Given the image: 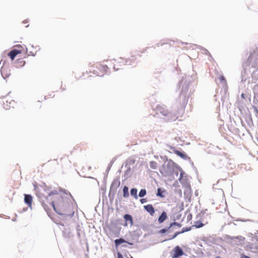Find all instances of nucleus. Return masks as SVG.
<instances>
[{"instance_id": "4c0bfd02", "label": "nucleus", "mask_w": 258, "mask_h": 258, "mask_svg": "<svg viewBox=\"0 0 258 258\" xmlns=\"http://www.w3.org/2000/svg\"><path fill=\"white\" fill-rule=\"evenodd\" d=\"M115 191H111V190H109V194H108V198L109 199V201H110V203L111 204L113 201V200H114V197L115 196Z\"/></svg>"}, {"instance_id": "37998d69", "label": "nucleus", "mask_w": 258, "mask_h": 258, "mask_svg": "<svg viewBox=\"0 0 258 258\" xmlns=\"http://www.w3.org/2000/svg\"><path fill=\"white\" fill-rule=\"evenodd\" d=\"M181 232L180 231H176L171 236L170 238L167 239H166L164 241H168V240H172V239H173L174 238H175L179 234H181Z\"/></svg>"}, {"instance_id": "72a5a7b5", "label": "nucleus", "mask_w": 258, "mask_h": 258, "mask_svg": "<svg viewBox=\"0 0 258 258\" xmlns=\"http://www.w3.org/2000/svg\"><path fill=\"white\" fill-rule=\"evenodd\" d=\"M193 226L196 228H200L203 227L204 226V224L202 223L201 220L199 219L194 222V225Z\"/></svg>"}, {"instance_id": "052dcab7", "label": "nucleus", "mask_w": 258, "mask_h": 258, "mask_svg": "<svg viewBox=\"0 0 258 258\" xmlns=\"http://www.w3.org/2000/svg\"><path fill=\"white\" fill-rule=\"evenodd\" d=\"M175 192L177 193L180 197H182V190L180 189H175Z\"/></svg>"}, {"instance_id": "f03ea898", "label": "nucleus", "mask_w": 258, "mask_h": 258, "mask_svg": "<svg viewBox=\"0 0 258 258\" xmlns=\"http://www.w3.org/2000/svg\"><path fill=\"white\" fill-rule=\"evenodd\" d=\"M191 82V80H186L184 81V78L183 77H182V79L179 82L178 84L179 88L182 86V88L179 95V104L180 106V110L181 111L184 110V109L188 102L189 96L187 97L186 95Z\"/></svg>"}, {"instance_id": "5fc2aeb1", "label": "nucleus", "mask_w": 258, "mask_h": 258, "mask_svg": "<svg viewBox=\"0 0 258 258\" xmlns=\"http://www.w3.org/2000/svg\"><path fill=\"white\" fill-rule=\"evenodd\" d=\"M219 79L220 82H221L222 83H224V84L226 83V79L223 75H220V76L219 77Z\"/></svg>"}, {"instance_id": "a18cd8bd", "label": "nucleus", "mask_w": 258, "mask_h": 258, "mask_svg": "<svg viewBox=\"0 0 258 258\" xmlns=\"http://www.w3.org/2000/svg\"><path fill=\"white\" fill-rule=\"evenodd\" d=\"M251 246L253 247V249H254L256 250H251V251L254 253H258V244L256 243H252Z\"/></svg>"}, {"instance_id": "09e8293b", "label": "nucleus", "mask_w": 258, "mask_h": 258, "mask_svg": "<svg viewBox=\"0 0 258 258\" xmlns=\"http://www.w3.org/2000/svg\"><path fill=\"white\" fill-rule=\"evenodd\" d=\"M170 224L172 227H174V226H177L178 228H180L182 226V224L180 223L176 222V221H173V222H170Z\"/></svg>"}, {"instance_id": "e433bc0d", "label": "nucleus", "mask_w": 258, "mask_h": 258, "mask_svg": "<svg viewBox=\"0 0 258 258\" xmlns=\"http://www.w3.org/2000/svg\"><path fill=\"white\" fill-rule=\"evenodd\" d=\"M147 195V190L145 188H142L138 195V198H144Z\"/></svg>"}, {"instance_id": "f257e3e1", "label": "nucleus", "mask_w": 258, "mask_h": 258, "mask_svg": "<svg viewBox=\"0 0 258 258\" xmlns=\"http://www.w3.org/2000/svg\"><path fill=\"white\" fill-rule=\"evenodd\" d=\"M72 201L68 197L59 195L56 200L51 201L49 204L57 214L62 216L64 219L68 220L75 214Z\"/></svg>"}, {"instance_id": "473e14b6", "label": "nucleus", "mask_w": 258, "mask_h": 258, "mask_svg": "<svg viewBox=\"0 0 258 258\" xmlns=\"http://www.w3.org/2000/svg\"><path fill=\"white\" fill-rule=\"evenodd\" d=\"M122 191L123 198H127L129 197L128 187L126 185L123 187Z\"/></svg>"}, {"instance_id": "4d7b16f0", "label": "nucleus", "mask_w": 258, "mask_h": 258, "mask_svg": "<svg viewBox=\"0 0 258 258\" xmlns=\"http://www.w3.org/2000/svg\"><path fill=\"white\" fill-rule=\"evenodd\" d=\"M76 230H77V236L79 238H80L81 237V234L80 232V226L78 225L77 226Z\"/></svg>"}, {"instance_id": "f3484780", "label": "nucleus", "mask_w": 258, "mask_h": 258, "mask_svg": "<svg viewBox=\"0 0 258 258\" xmlns=\"http://www.w3.org/2000/svg\"><path fill=\"white\" fill-rule=\"evenodd\" d=\"M124 165L125 167H127V169L124 171V173L122 175V177H124V180H126V179L129 178L132 176V169L130 166H128L127 163H124L122 165V166Z\"/></svg>"}, {"instance_id": "6ab92c4d", "label": "nucleus", "mask_w": 258, "mask_h": 258, "mask_svg": "<svg viewBox=\"0 0 258 258\" xmlns=\"http://www.w3.org/2000/svg\"><path fill=\"white\" fill-rule=\"evenodd\" d=\"M22 52V50L20 49H14L11 50L9 53L8 55L10 57V59L12 60H14L17 55L19 54H20Z\"/></svg>"}, {"instance_id": "680f3d73", "label": "nucleus", "mask_w": 258, "mask_h": 258, "mask_svg": "<svg viewBox=\"0 0 258 258\" xmlns=\"http://www.w3.org/2000/svg\"><path fill=\"white\" fill-rule=\"evenodd\" d=\"M251 243H250V242H247V244L245 246V248L247 249H251V250L253 248V247H252V246H251Z\"/></svg>"}, {"instance_id": "aec40b11", "label": "nucleus", "mask_w": 258, "mask_h": 258, "mask_svg": "<svg viewBox=\"0 0 258 258\" xmlns=\"http://www.w3.org/2000/svg\"><path fill=\"white\" fill-rule=\"evenodd\" d=\"M192 189L189 188L188 189H184L183 195L185 200H187L188 202H191V198L192 196Z\"/></svg>"}, {"instance_id": "0eeeda50", "label": "nucleus", "mask_w": 258, "mask_h": 258, "mask_svg": "<svg viewBox=\"0 0 258 258\" xmlns=\"http://www.w3.org/2000/svg\"><path fill=\"white\" fill-rule=\"evenodd\" d=\"M224 239L226 240H237L236 241H234V243H233L236 245H241L242 246L245 238L242 236H231L229 235L226 234L224 237Z\"/></svg>"}, {"instance_id": "c9c22d12", "label": "nucleus", "mask_w": 258, "mask_h": 258, "mask_svg": "<svg viewBox=\"0 0 258 258\" xmlns=\"http://www.w3.org/2000/svg\"><path fill=\"white\" fill-rule=\"evenodd\" d=\"M159 111L160 113L165 117L169 111V110L165 107H161L159 108Z\"/></svg>"}, {"instance_id": "e2e57ef3", "label": "nucleus", "mask_w": 258, "mask_h": 258, "mask_svg": "<svg viewBox=\"0 0 258 258\" xmlns=\"http://www.w3.org/2000/svg\"><path fill=\"white\" fill-rule=\"evenodd\" d=\"M240 258H251L250 256L244 254V252L240 254Z\"/></svg>"}, {"instance_id": "412c9836", "label": "nucleus", "mask_w": 258, "mask_h": 258, "mask_svg": "<svg viewBox=\"0 0 258 258\" xmlns=\"http://www.w3.org/2000/svg\"><path fill=\"white\" fill-rule=\"evenodd\" d=\"M168 219L167 214L166 211H163L161 214L159 215L157 219L159 224L163 223L165 220Z\"/></svg>"}, {"instance_id": "20e7f679", "label": "nucleus", "mask_w": 258, "mask_h": 258, "mask_svg": "<svg viewBox=\"0 0 258 258\" xmlns=\"http://www.w3.org/2000/svg\"><path fill=\"white\" fill-rule=\"evenodd\" d=\"M122 225V223H117L116 222L114 221V220H110V225L107 226V227L110 231H112L114 236L116 237H118L120 234L121 227L119 226V225Z\"/></svg>"}, {"instance_id": "a19ab883", "label": "nucleus", "mask_w": 258, "mask_h": 258, "mask_svg": "<svg viewBox=\"0 0 258 258\" xmlns=\"http://www.w3.org/2000/svg\"><path fill=\"white\" fill-rule=\"evenodd\" d=\"M207 210H208L207 209L205 210H202L197 215L196 219H201Z\"/></svg>"}, {"instance_id": "9d476101", "label": "nucleus", "mask_w": 258, "mask_h": 258, "mask_svg": "<svg viewBox=\"0 0 258 258\" xmlns=\"http://www.w3.org/2000/svg\"><path fill=\"white\" fill-rule=\"evenodd\" d=\"M178 110L176 111L169 110L164 119L167 121H174L178 118Z\"/></svg>"}, {"instance_id": "0e129e2a", "label": "nucleus", "mask_w": 258, "mask_h": 258, "mask_svg": "<svg viewBox=\"0 0 258 258\" xmlns=\"http://www.w3.org/2000/svg\"><path fill=\"white\" fill-rule=\"evenodd\" d=\"M147 201H148L147 198H141V199L140 200V202L142 204H144V203H147Z\"/></svg>"}, {"instance_id": "2f4dec72", "label": "nucleus", "mask_w": 258, "mask_h": 258, "mask_svg": "<svg viewBox=\"0 0 258 258\" xmlns=\"http://www.w3.org/2000/svg\"><path fill=\"white\" fill-rule=\"evenodd\" d=\"M176 169H177L180 172V176L179 178H178V180H180L181 179H182V177L185 176H186V174L185 172L182 170V169L181 168V167L179 165H178Z\"/></svg>"}, {"instance_id": "1a4fd4ad", "label": "nucleus", "mask_w": 258, "mask_h": 258, "mask_svg": "<svg viewBox=\"0 0 258 258\" xmlns=\"http://www.w3.org/2000/svg\"><path fill=\"white\" fill-rule=\"evenodd\" d=\"M169 147L170 149L173 150V152L177 156L180 157L181 159H184L185 160H189V157L187 156L186 153L182 151L178 150L176 149L175 147H172L171 146H169Z\"/></svg>"}, {"instance_id": "7ed1b4c3", "label": "nucleus", "mask_w": 258, "mask_h": 258, "mask_svg": "<svg viewBox=\"0 0 258 258\" xmlns=\"http://www.w3.org/2000/svg\"><path fill=\"white\" fill-rule=\"evenodd\" d=\"M248 66H251L249 68V71L258 70V52L249 54L246 61L243 64V67H246Z\"/></svg>"}, {"instance_id": "338daca9", "label": "nucleus", "mask_w": 258, "mask_h": 258, "mask_svg": "<svg viewBox=\"0 0 258 258\" xmlns=\"http://www.w3.org/2000/svg\"><path fill=\"white\" fill-rule=\"evenodd\" d=\"M116 258H124L123 256V255L122 253L120 252L117 251V257Z\"/></svg>"}, {"instance_id": "a878e982", "label": "nucleus", "mask_w": 258, "mask_h": 258, "mask_svg": "<svg viewBox=\"0 0 258 258\" xmlns=\"http://www.w3.org/2000/svg\"><path fill=\"white\" fill-rule=\"evenodd\" d=\"M130 195L136 200L138 199V189L136 187H133L130 190Z\"/></svg>"}, {"instance_id": "c03bdc74", "label": "nucleus", "mask_w": 258, "mask_h": 258, "mask_svg": "<svg viewBox=\"0 0 258 258\" xmlns=\"http://www.w3.org/2000/svg\"><path fill=\"white\" fill-rule=\"evenodd\" d=\"M40 186L44 188V191L45 192L49 191L51 188V186H47L45 182H42Z\"/></svg>"}, {"instance_id": "393cba45", "label": "nucleus", "mask_w": 258, "mask_h": 258, "mask_svg": "<svg viewBox=\"0 0 258 258\" xmlns=\"http://www.w3.org/2000/svg\"><path fill=\"white\" fill-rule=\"evenodd\" d=\"M59 190L60 192H62L63 194H64V195H66L67 196H69L70 197V199L73 201L75 205L76 206H77V203H76L74 197H73V196L72 195V194H71V192L69 191H68V190H67L66 189L62 188L61 187H59Z\"/></svg>"}, {"instance_id": "39448f33", "label": "nucleus", "mask_w": 258, "mask_h": 258, "mask_svg": "<svg viewBox=\"0 0 258 258\" xmlns=\"http://www.w3.org/2000/svg\"><path fill=\"white\" fill-rule=\"evenodd\" d=\"M154 158L157 160L158 165H160L159 170L160 173L164 175V170L165 169V164L168 161V157L166 155H154Z\"/></svg>"}, {"instance_id": "a211bd4d", "label": "nucleus", "mask_w": 258, "mask_h": 258, "mask_svg": "<svg viewBox=\"0 0 258 258\" xmlns=\"http://www.w3.org/2000/svg\"><path fill=\"white\" fill-rule=\"evenodd\" d=\"M143 209L152 216L154 215L156 211L153 205L151 204L144 206Z\"/></svg>"}, {"instance_id": "13d9d810", "label": "nucleus", "mask_w": 258, "mask_h": 258, "mask_svg": "<svg viewBox=\"0 0 258 258\" xmlns=\"http://www.w3.org/2000/svg\"><path fill=\"white\" fill-rule=\"evenodd\" d=\"M178 207L179 208V212L182 211L184 210V203L183 202L180 203V204L179 205Z\"/></svg>"}, {"instance_id": "c85d7f7f", "label": "nucleus", "mask_w": 258, "mask_h": 258, "mask_svg": "<svg viewBox=\"0 0 258 258\" xmlns=\"http://www.w3.org/2000/svg\"><path fill=\"white\" fill-rule=\"evenodd\" d=\"M134 226L140 227L141 229L142 228L144 231H148L149 229V225L146 223L143 224H135Z\"/></svg>"}, {"instance_id": "de8ad7c7", "label": "nucleus", "mask_w": 258, "mask_h": 258, "mask_svg": "<svg viewBox=\"0 0 258 258\" xmlns=\"http://www.w3.org/2000/svg\"><path fill=\"white\" fill-rule=\"evenodd\" d=\"M181 212H178L175 213V216L173 217L172 220L176 221L180 219L182 214L180 213Z\"/></svg>"}, {"instance_id": "cd10ccee", "label": "nucleus", "mask_w": 258, "mask_h": 258, "mask_svg": "<svg viewBox=\"0 0 258 258\" xmlns=\"http://www.w3.org/2000/svg\"><path fill=\"white\" fill-rule=\"evenodd\" d=\"M63 236L66 238H69L71 237L73 235L70 229H64L62 231Z\"/></svg>"}, {"instance_id": "dca6fc26", "label": "nucleus", "mask_w": 258, "mask_h": 258, "mask_svg": "<svg viewBox=\"0 0 258 258\" xmlns=\"http://www.w3.org/2000/svg\"><path fill=\"white\" fill-rule=\"evenodd\" d=\"M142 234V231L140 227L137 228L130 232V235L133 239H138Z\"/></svg>"}, {"instance_id": "9b49d317", "label": "nucleus", "mask_w": 258, "mask_h": 258, "mask_svg": "<svg viewBox=\"0 0 258 258\" xmlns=\"http://www.w3.org/2000/svg\"><path fill=\"white\" fill-rule=\"evenodd\" d=\"M123 218L124 222V223H122V225L125 227L127 226L128 224H130L131 227L134 225V222L132 215L128 213H126L123 215Z\"/></svg>"}, {"instance_id": "58836bf2", "label": "nucleus", "mask_w": 258, "mask_h": 258, "mask_svg": "<svg viewBox=\"0 0 258 258\" xmlns=\"http://www.w3.org/2000/svg\"><path fill=\"white\" fill-rule=\"evenodd\" d=\"M149 165H150V167L152 169H156L157 168V166L158 165V162L156 161H150L149 162Z\"/></svg>"}, {"instance_id": "7c9ffc66", "label": "nucleus", "mask_w": 258, "mask_h": 258, "mask_svg": "<svg viewBox=\"0 0 258 258\" xmlns=\"http://www.w3.org/2000/svg\"><path fill=\"white\" fill-rule=\"evenodd\" d=\"M117 158V156H115L114 157H113L112 158V159L111 160V161L108 164V166L107 167V168L106 169V172L109 173V172L110 170V169H111L112 165L113 164L114 162L116 160Z\"/></svg>"}, {"instance_id": "bf43d9fd", "label": "nucleus", "mask_w": 258, "mask_h": 258, "mask_svg": "<svg viewBox=\"0 0 258 258\" xmlns=\"http://www.w3.org/2000/svg\"><path fill=\"white\" fill-rule=\"evenodd\" d=\"M54 195L53 194V192L52 191H49V192H48V196H45L44 197V198L46 199V200H47V201H48L49 200V197H51L52 196Z\"/></svg>"}, {"instance_id": "69168bd1", "label": "nucleus", "mask_w": 258, "mask_h": 258, "mask_svg": "<svg viewBox=\"0 0 258 258\" xmlns=\"http://www.w3.org/2000/svg\"><path fill=\"white\" fill-rule=\"evenodd\" d=\"M108 173L107 172H105V173L104 174V177H103V182H107V177H108Z\"/></svg>"}, {"instance_id": "c756f323", "label": "nucleus", "mask_w": 258, "mask_h": 258, "mask_svg": "<svg viewBox=\"0 0 258 258\" xmlns=\"http://www.w3.org/2000/svg\"><path fill=\"white\" fill-rule=\"evenodd\" d=\"M1 74L2 77L5 80H6L7 78H9L11 75L10 71H7L6 73L4 71H3V66L1 67Z\"/></svg>"}, {"instance_id": "f704fd0d", "label": "nucleus", "mask_w": 258, "mask_h": 258, "mask_svg": "<svg viewBox=\"0 0 258 258\" xmlns=\"http://www.w3.org/2000/svg\"><path fill=\"white\" fill-rule=\"evenodd\" d=\"M198 48L201 50H202L204 51V53L206 54V55H208L210 58H213L212 57V55L211 54V53L209 52V51L205 48H204V47L202 46H199V45H197Z\"/></svg>"}, {"instance_id": "49530a36", "label": "nucleus", "mask_w": 258, "mask_h": 258, "mask_svg": "<svg viewBox=\"0 0 258 258\" xmlns=\"http://www.w3.org/2000/svg\"><path fill=\"white\" fill-rule=\"evenodd\" d=\"M178 170L176 169H174L173 171L170 173L167 176H172L174 177V176L177 177L178 176Z\"/></svg>"}, {"instance_id": "4be33fe9", "label": "nucleus", "mask_w": 258, "mask_h": 258, "mask_svg": "<svg viewBox=\"0 0 258 258\" xmlns=\"http://www.w3.org/2000/svg\"><path fill=\"white\" fill-rule=\"evenodd\" d=\"M182 187L184 188L185 189H188L189 188H191L190 183L188 181V179L185 178L183 179H181L180 180H179Z\"/></svg>"}, {"instance_id": "4468645a", "label": "nucleus", "mask_w": 258, "mask_h": 258, "mask_svg": "<svg viewBox=\"0 0 258 258\" xmlns=\"http://www.w3.org/2000/svg\"><path fill=\"white\" fill-rule=\"evenodd\" d=\"M175 230L174 227H172L170 223L168 226H166L157 231V233L160 234H165L170 233L174 231Z\"/></svg>"}, {"instance_id": "6e6d98bb", "label": "nucleus", "mask_w": 258, "mask_h": 258, "mask_svg": "<svg viewBox=\"0 0 258 258\" xmlns=\"http://www.w3.org/2000/svg\"><path fill=\"white\" fill-rule=\"evenodd\" d=\"M133 59L131 58H128L125 59V64H128V65H132L133 62Z\"/></svg>"}, {"instance_id": "864d4df0", "label": "nucleus", "mask_w": 258, "mask_h": 258, "mask_svg": "<svg viewBox=\"0 0 258 258\" xmlns=\"http://www.w3.org/2000/svg\"><path fill=\"white\" fill-rule=\"evenodd\" d=\"M201 240L205 242L206 244H209V243L210 242H211V241L209 239V238L206 237V236H203L201 238Z\"/></svg>"}, {"instance_id": "f8f14e48", "label": "nucleus", "mask_w": 258, "mask_h": 258, "mask_svg": "<svg viewBox=\"0 0 258 258\" xmlns=\"http://www.w3.org/2000/svg\"><path fill=\"white\" fill-rule=\"evenodd\" d=\"M41 205L45 211L46 212L48 216L53 221H54L53 216L54 214L52 212L51 209L49 207V206L45 203V202L42 201H41Z\"/></svg>"}, {"instance_id": "79ce46f5", "label": "nucleus", "mask_w": 258, "mask_h": 258, "mask_svg": "<svg viewBox=\"0 0 258 258\" xmlns=\"http://www.w3.org/2000/svg\"><path fill=\"white\" fill-rule=\"evenodd\" d=\"M193 227L194 226L183 227L180 231L181 234L188 232L192 229Z\"/></svg>"}, {"instance_id": "603ef678", "label": "nucleus", "mask_w": 258, "mask_h": 258, "mask_svg": "<svg viewBox=\"0 0 258 258\" xmlns=\"http://www.w3.org/2000/svg\"><path fill=\"white\" fill-rule=\"evenodd\" d=\"M253 103L256 105L258 104V93H257L254 92Z\"/></svg>"}, {"instance_id": "ea45409f", "label": "nucleus", "mask_w": 258, "mask_h": 258, "mask_svg": "<svg viewBox=\"0 0 258 258\" xmlns=\"http://www.w3.org/2000/svg\"><path fill=\"white\" fill-rule=\"evenodd\" d=\"M257 70H250V73H251V77L253 79L258 80V73L256 74Z\"/></svg>"}, {"instance_id": "6e6552de", "label": "nucleus", "mask_w": 258, "mask_h": 258, "mask_svg": "<svg viewBox=\"0 0 258 258\" xmlns=\"http://www.w3.org/2000/svg\"><path fill=\"white\" fill-rule=\"evenodd\" d=\"M184 254L183 249L179 245L175 246L171 251L172 258H178Z\"/></svg>"}, {"instance_id": "423d86ee", "label": "nucleus", "mask_w": 258, "mask_h": 258, "mask_svg": "<svg viewBox=\"0 0 258 258\" xmlns=\"http://www.w3.org/2000/svg\"><path fill=\"white\" fill-rule=\"evenodd\" d=\"M178 164L174 162L171 159H168V161L166 162L165 164V169L164 170V175L166 176L168 175L170 173L173 171L174 169H176Z\"/></svg>"}, {"instance_id": "8fccbe9b", "label": "nucleus", "mask_w": 258, "mask_h": 258, "mask_svg": "<svg viewBox=\"0 0 258 258\" xmlns=\"http://www.w3.org/2000/svg\"><path fill=\"white\" fill-rule=\"evenodd\" d=\"M235 221H241L242 222H246L247 221H249L250 222H254L255 221L251 219H241V218H238L234 220Z\"/></svg>"}, {"instance_id": "2eb2a0df", "label": "nucleus", "mask_w": 258, "mask_h": 258, "mask_svg": "<svg viewBox=\"0 0 258 258\" xmlns=\"http://www.w3.org/2000/svg\"><path fill=\"white\" fill-rule=\"evenodd\" d=\"M120 182L119 178H115L112 181L109 190L116 191L117 188L120 186Z\"/></svg>"}, {"instance_id": "5701e85b", "label": "nucleus", "mask_w": 258, "mask_h": 258, "mask_svg": "<svg viewBox=\"0 0 258 258\" xmlns=\"http://www.w3.org/2000/svg\"><path fill=\"white\" fill-rule=\"evenodd\" d=\"M166 190L163 187H158L156 193V196L157 197L163 198L165 197V194Z\"/></svg>"}, {"instance_id": "b1692460", "label": "nucleus", "mask_w": 258, "mask_h": 258, "mask_svg": "<svg viewBox=\"0 0 258 258\" xmlns=\"http://www.w3.org/2000/svg\"><path fill=\"white\" fill-rule=\"evenodd\" d=\"M126 240H125L122 237H120L119 238H117V239H115L114 241V242L115 248L117 249V247L119 245H122L123 243H126Z\"/></svg>"}, {"instance_id": "3c124183", "label": "nucleus", "mask_w": 258, "mask_h": 258, "mask_svg": "<svg viewBox=\"0 0 258 258\" xmlns=\"http://www.w3.org/2000/svg\"><path fill=\"white\" fill-rule=\"evenodd\" d=\"M187 161H188V162H189L190 164L191 165L192 169L194 170V171H195L196 173L197 174H198V170H197V168L195 167L194 164V162L191 161L190 158L189 157V160H187Z\"/></svg>"}, {"instance_id": "bb28decb", "label": "nucleus", "mask_w": 258, "mask_h": 258, "mask_svg": "<svg viewBox=\"0 0 258 258\" xmlns=\"http://www.w3.org/2000/svg\"><path fill=\"white\" fill-rule=\"evenodd\" d=\"M106 184L107 182H103V184L101 185L100 188V191L101 192L102 197L103 198L104 197L106 199Z\"/></svg>"}, {"instance_id": "774afa93", "label": "nucleus", "mask_w": 258, "mask_h": 258, "mask_svg": "<svg viewBox=\"0 0 258 258\" xmlns=\"http://www.w3.org/2000/svg\"><path fill=\"white\" fill-rule=\"evenodd\" d=\"M252 108L254 109V111L256 113V117L258 118V109H257V107L253 105Z\"/></svg>"}, {"instance_id": "ddd939ff", "label": "nucleus", "mask_w": 258, "mask_h": 258, "mask_svg": "<svg viewBox=\"0 0 258 258\" xmlns=\"http://www.w3.org/2000/svg\"><path fill=\"white\" fill-rule=\"evenodd\" d=\"M33 197L31 194H24V202L28 207L32 209V203Z\"/></svg>"}]
</instances>
